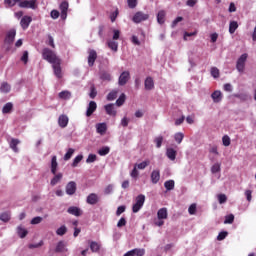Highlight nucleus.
Instances as JSON below:
<instances>
[{
    "label": "nucleus",
    "instance_id": "f257e3e1",
    "mask_svg": "<svg viewBox=\"0 0 256 256\" xmlns=\"http://www.w3.org/2000/svg\"><path fill=\"white\" fill-rule=\"evenodd\" d=\"M4 2L8 7H15L19 3L21 9H35V0H4Z\"/></svg>",
    "mask_w": 256,
    "mask_h": 256
},
{
    "label": "nucleus",
    "instance_id": "f03ea898",
    "mask_svg": "<svg viewBox=\"0 0 256 256\" xmlns=\"http://www.w3.org/2000/svg\"><path fill=\"white\" fill-rule=\"evenodd\" d=\"M42 58L45 61H48V63H51L52 65L54 63H61V59H59V57H57V54H55V52H53V50L49 48H44L42 50Z\"/></svg>",
    "mask_w": 256,
    "mask_h": 256
},
{
    "label": "nucleus",
    "instance_id": "7ed1b4c3",
    "mask_svg": "<svg viewBox=\"0 0 256 256\" xmlns=\"http://www.w3.org/2000/svg\"><path fill=\"white\" fill-rule=\"evenodd\" d=\"M143 205H145V195L139 194L136 197V202L132 206L133 213H139V211H141L143 208Z\"/></svg>",
    "mask_w": 256,
    "mask_h": 256
},
{
    "label": "nucleus",
    "instance_id": "20e7f679",
    "mask_svg": "<svg viewBox=\"0 0 256 256\" xmlns=\"http://www.w3.org/2000/svg\"><path fill=\"white\" fill-rule=\"evenodd\" d=\"M248 57H249V54L244 53L238 58L236 62V69L239 73H243V71H245V63H247Z\"/></svg>",
    "mask_w": 256,
    "mask_h": 256
},
{
    "label": "nucleus",
    "instance_id": "39448f33",
    "mask_svg": "<svg viewBox=\"0 0 256 256\" xmlns=\"http://www.w3.org/2000/svg\"><path fill=\"white\" fill-rule=\"evenodd\" d=\"M129 79H131V74L129 73V71L122 72L118 78V85L120 87L127 85Z\"/></svg>",
    "mask_w": 256,
    "mask_h": 256
},
{
    "label": "nucleus",
    "instance_id": "423d86ee",
    "mask_svg": "<svg viewBox=\"0 0 256 256\" xmlns=\"http://www.w3.org/2000/svg\"><path fill=\"white\" fill-rule=\"evenodd\" d=\"M66 195L73 196L77 193V183L75 181H70L65 187Z\"/></svg>",
    "mask_w": 256,
    "mask_h": 256
},
{
    "label": "nucleus",
    "instance_id": "0eeeda50",
    "mask_svg": "<svg viewBox=\"0 0 256 256\" xmlns=\"http://www.w3.org/2000/svg\"><path fill=\"white\" fill-rule=\"evenodd\" d=\"M15 35H17V30L15 29L9 30L4 39L5 45H13V42L15 41Z\"/></svg>",
    "mask_w": 256,
    "mask_h": 256
},
{
    "label": "nucleus",
    "instance_id": "6e6552de",
    "mask_svg": "<svg viewBox=\"0 0 256 256\" xmlns=\"http://www.w3.org/2000/svg\"><path fill=\"white\" fill-rule=\"evenodd\" d=\"M147 19H149V14L139 11L134 14L132 21L134 23H141L142 21H147Z\"/></svg>",
    "mask_w": 256,
    "mask_h": 256
},
{
    "label": "nucleus",
    "instance_id": "1a4fd4ad",
    "mask_svg": "<svg viewBox=\"0 0 256 256\" xmlns=\"http://www.w3.org/2000/svg\"><path fill=\"white\" fill-rule=\"evenodd\" d=\"M67 213H69V215H74V217H81V215H83V211L77 206L69 207Z\"/></svg>",
    "mask_w": 256,
    "mask_h": 256
},
{
    "label": "nucleus",
    "instance_id": "9d476101",
    "mask_svg": "<svg viewBox=\"0 0 256 256\" xmlns=\"http://www.w3.org/2000/svg\"><path fill=\"white\" fill-rule=\"evenodd\" d=\"M31 21H33V18L31 16H23L20 25L22 29L25 31L26 29H29V25H31Z\"/></svg>",
    "mask_w": 256,
    "mask_h": 256
},
{
    "label": "nucleus",
    "instance_id": "9b49d317",
    "mask_svg": "<svg viewBox=\"0 0 256 256\" xmlns=\"http://www.w3.org/2000/svg\"><path fill=\"white\" fill-rule=\"evenodd\" d=\"M95 111H97V102L90 101V103L87 107L86 117H91V115H93V113H95Z\"/></svg>",
    "mask_w": 256,
    "mask_h": 256
},
{
    "label": "nucleus",
    "instance_id": "f8f14e48",
    "mask_svg": "<svg viewBox=\"0 0 256 256\" xmlns=\"http://www.w3.org/2000/svg\"><path fill=\"white\" fill-rule=\"evenodd\" d=\"M144 87L146 91H152V89H155V82L153 81V78L151 76H148L144 81Z\"/></svg>",
    "mask_w": 256,
    "mask_h": 256
},
{
    "label": "nucleus",
    "instance_id": "ddd939ff",
    "mask_svg": "<svg viewBox=\"0 0 256 256\" xmlns=\"http://www.w3.org/2000/svg\"><path fill=\"white\" fill-rule=\"evenodd\" d=\"M95 61H97V51L90 50L88 55V65L89 67H93L95 65Z\"/></svg>",
    "mask_w": 256,
    "mask_h": 256
},
{
    "label": "nucleus",
    "instance_id": "4468645a",
    "mask_svg": "<svg viewBox=\"0 0 256 256\" xmlns=\"http://www.w3.org/2000/svg\"><path fill=\"white\" fill-rule=\"evenodd\" d=\"M86 202L88 205H97V203H99V196L95 193H91L87 196Z\"/></svg>",
    "mask_w": 256,
    "mask_h": 256
},
{
    "label": "nucleus",
    "instance_id": "2eb2a0df",
    "mask_svg": "<svg viewBox=\"0 0 256 256\" xmlns=\"http://www.w3.org/2000/svg\"><path fill=\"white\" fill-rule=\"evenodd\" d=\"M104 109L107 115H110L111 117H115L117 115V110H115V104H107L104 106Z\"/></svg>",
    "mask_w": 256,
    "mask_h": 256
},
{
    "label": "nucleus",
    "instance_id": "dca6fc26",
    "mask_svg": "<svg viewBox=\"0 0 256 256\" xmlns=\"http://www.w3.org/2000/svg\"><path fill=\"white\" fill-rule=\"evenodd\" d=\"M150 178L153 185H157L158 181L161 179V172L159 170H153Z\"/></svg>",
    "mask_w": 256,
    "mask_h": 256
},
{
    "label": "nucleus",
    "instance_id": "f3484780",
    "mask_svg": "<svg viewBox=\"0 0 256 256\" xmlns=\"http://www.w3.org/2000/svg\"><path fill=\"white\" fill-rule=\"evenodd\" d=\"M58 125L62 129H65V127L69 125V117H67V115H60L58 118Z\"/></svg>",
    "mask_w": 256,
    "mask_h": 256
},
{
    "label": "nucleus",
    "instance_id": "a211bd4d",
    "mask_svg": "<svg viewBox=\"0 0 256 256\" xmlns=\"http://www.w3.org/2000/svg\"><path fill=\"white\" fill-rule=\"evenodd\" d=\"M69 9V3L68 2H62L60 4V10H61V19L65 20L67 19V10Z\"/></svg>",
    "mask_w": 256,
    "mask_h": 256
},
{
    "label": "nucleus",
    "instance_id": "6ab92c4d",
    "mask_svg": "<svg viewBox=\"0 0 256 256\" xmlns=\"http://www.w3.org/2000/svg\"><path fill=\"white\" fill-rule=\"evenodd\" d=\"M67 251V243L65 241H59L55 248V253H65Z\"/></svg>",
    "mask_w": 256,
    "mask_h": 256
},
{
    "label": "nucleus",
    "instance_id": "aec40b11",
    "mask_svg": "<svg viewBox=\"0 0 256 256\" xmlns=\"http://www.w3.org/2000/svg\"><path fill=\"white\" fill-rule=\"evenodd\" d=\"M16 231H17V235H18V237H20V239H25L27 237V235L29 234V231H27V229H25L23 226H18Z\"/></svg>",
    "mask_w": 256,
    "mask_h": 256
},
{
    "label": "nucleus",
    "instance_id": "412c9836",
    "mask_svg": "<svg viewBox=\"0 0 256 256\" xmlns=\"http://www.w3.org/2000/svg\"><path fill=\"white\" fill-rule=\"evenodd\" d=\"M211 97L214 103H221V100L223 99V94L221 93V91L216 90L211 94Z\"/></svg>",
    "mask_w": 256,
    "mask_h": 256
},
{
    "label": "nucleus",
    "instance_id": "4be33fe9",
    "mask_svg": "<svg viewBox=\"0 0 256 256\" xmlns=\"http://www.w3.org/2000/svg\"><path fill=\"white\" fill-rule=\"evenodd\" d=\"M107 46L109 47V49H111V51H114L115 53H117L119 49V43L115 40H107Z\"/></svg>",
    "mask_w": 256,
    "mask_h": 256
},
{
    "label": "nucleus",
    "instance_id": "5701e85b",
    "mask_svg": "<svg viewBox=\"0 0 256 256\" xmlns=\"http://www.w3.org/2000/svg\"><path fill=\"white\" fill-rule=\"evenodd\" d=\"M166 156L168 159H170V161H175V159H177V151H175L173 148H168L166 150Z\"/></svg>",
    "mask_w": 256,
    "mask_h": 256
},
{
    "label": "nucleus",
    "instance_id": "b1692460",
    "mask_svg": "<svg viewBox=\"0 0 256 256\" xmlns=\"http://www.w3.org/2000/svg\"><path fill=\"white\" fill-rule=\"evenodd\" d=\"M19 143H21V141L19 139H15V138L11 139V141H10V149H12V151H14V153H19V148H17Z\"/></svg>",
    "mask_w": 256,
    "mask_h": 256
},
{
    "label": "nucleus",
    "instance_id": "393cba45",
    "mask_svg": "<svg viewBox=\"0 0 256 256\" xmlns=\"http://www.w3.org/2000/svg\"><path fill=\"white\" fill-rule=\"evenodd\" d=\"M58 166H59V164L57 163V156H53L52 159H51V173H52V175H56Z\"/></svg>",
    "mask_w": 256,
    "mask_h": 256
},
{
    "label": "nucleus",
    "instance_id": "a878e982",
    "mask_svg": "<svg viewBox=\"0 0 256 256\" xmlns=\"http://www.w3.org/2000/svg\"><path fill=\"white\" fill-rule=\"evenodd\" d=\"M54 175L55 176L50 181V185H52V187H55V185H57V183H59L63 179L62 173H58V174H54Z\"/></svg>",
    "mask_w": 256,
    "mask_h": 256
},
{
    "label": "nucleus",
    "instance_id": "bb28decb",
    "mask_svg": "<svg viewBox=\"0 0 256 256\" xmlns=\"http://www.w3.org/2000/svg\"><path fill=\"white\" fill-rule=\"evenodd\" d=\"M96 131H97V133H100V135L105 134L106 131H107V124H105V123H98L96 125Z\"/></svg>",
    "mask_w": 256,
    "mask_h": 256
},
{
    "label": "nucleus",
    "instance_id": "cd10ccee",
    "mask_svg": "<svg viewBox=\"0 0 256 256\" xmlns=\"http://www.w3.org/2000/svg\"><path fill=\"white\" fill-rule=\"evenodd\" d=\"M52 67L54 69V75H56L58 79H61V63H54Z\"/></svg>",
    "mask_w": 256,
    "mask_h": 256
},
{
    "label": "nucleus",
    "instance_id": "c85d7f7f",
    "mask_svg": "<svg viewBox=\"0 0 256 256\" xmlns=\"http://www.w3.org/2000/svg\"><path fill=\"white\" fill-rule=\"evenodd\" d=\"M11 111H13V103L8 102L3 106L2 113L7 115V113H11Z\"/></svg>",
    "mask_w": 256,
    "mask_h": 256
},
{
    "label": "nucleus",
    "instance_id": "c756f323",
    "mask_svg": "<svg viewBox=\"0 0 256 256\" xmlns=\"http://www.w3.org/2000/svg\"><path fill=\"white\" fill-rule=\"evenodd\" d=\"M157 217L158 219H167L168 213H167V208H161L157 212Z\"/></svg>",
    "mask_w": 256,
    "mask_h": 256
},
{
    "label": "nucleus",
    "instance_id": "7c9ffc66",
    "mask_svg": "<svg viewBox=\"0 0 256 256\" xmlns=\"http://www.w3.org/2000/svg\"><path fill=\"white\" fill-rule=\"evenodd\" d=\"M165 11L164 10H160L157 14V21L159 23V25H163V23H165Z\"/></svg>",
    "mask_w": 256,
    "mask_h": 256
},
{
    "label": "nucleus",
    "instance_id": "2f4dec72",
    "mask_svg": "<svg viewBox=\"0 0 256 256\" xmlns=\"http://www.w3.org/2000/svg\"><path fill=\"white\" fill-rule=\"evenodd\" d=\"M164 187L167 191H173L175 189V181L174 180H167L164 183Z\"/></svg>",
    "mask_w": 256,
    "mask_h": 256
},
{
    "label": "nucleus",
    "instance_id": "473e14b6",
    "mask_svg": "<svg viewBox=\"0 0 256 256\" xmlns=\"http://www.w3.org/2000/svg\"><path fill=\"white\" fill-rule=\"evenodd\" d=\"M239 27V24L237 23V21H232L229 24V33L230 35H233V33H235V31H237Z\"/></svg>",
    "mask_w": 256,
    "mask_h": 256
},
{
    "label": "nucleus",
    "instance_id": "72a5a7b5",
    "mask_svg": "<svg viewBox=\"0 0 256 256\" xmlns=\"http://www.w3.org/2000/svg\"><path fill=\"white\" fill-rule=\"evenodd\" d=\"M109 151H111V148L104 146L98 150V155H100V157H105V155H109Z\"/></svg>",
    "mask_w": 256,
    "mask_h": 256
},
{
    "label": "nucleus",
    "instance_id": "f704fd0d",
    "mask_svg": "<svg viewBox=\"0 0 256 256\" xmlns=\"http://www.w3.org/2000/svg\"><path fill=\"white\" fill-rule=\"evenodd\" d=\"M1 93H9L11 91V85L7 82H3L0 87Z\"/></svg>",
    "mask_w": 256,
    "mask_h": 256
},
{
    "label": "nucleus",
    "instance_id": "c9c22d12",
    "mask_svg": "<svg viewBox=\"0 0 256 256\" xmlns=\"http://www.w3.org/2000/svg\"><path fill=\"white\" fill-rule=\"evenodd\" d=\"M125 99H127V96H125V93H122L116 100L117 107L123 106V104L125 103Z\"/></svg>",
    "mask_w": 256,
    "mask_h": 256
},
{
    "label": "nucleus",
    "instance_id": "e433bc0d",
    "mask_svg": "<svg viewBox=\"0 0 256 256\" xmlns=\"http://www.w3.org/2000/svg\"><path fill=\"white\" fill-rule=\"evenodd\" d=\"M11 220V214L8 212H3L0 214V221H3L4 223H8V221Z\"/></svg>",
    "mask_w": 256,
    "mask_h": 256
},
{
    "label": "nucleus",
    "instance_id": "4c0bfd02",
    "mask_svg": "<svg viewBox=\"0 0 256 256\" xmlns=\"http://www.w3.org/2000/svg\"><path fill=\"white\" fill-rule=\"evenodd\" d=\"M100 79H102V81H111V74L107 71H102L100 73Z\"/></svg>",
    "mask_w": 256,
    "mask_h": 256
},
{
    "label": "nucleus",
    "instance_id": "58836bf2",
    "mask_svg": "<svg viewBox=\"0 0 256 256\" xmlns=\"http://www.w3.org/2000/svg\"><path fill=\"white\" fill-rule=\"evenodd\" d=\"M235 221V215L229 214L225 217L224 223L225 225H231Z\"/></svg>",
    "mask_w": 256,
    "mask_h": 256
},
{
    "label": "nucleus",
    "instance_id": "ea45409f",
    "mask_svg": "<svg viewBox=\"0 0 256 256\" xmlns=\"http://www.w3.org/2000/svg\"><path fill=\"white\" fill-rule=\"evenodd\" d=\"M90 249L93 253H97V251H99V249H100L99 243H97L95 241H91L90 242Z\"/></svg>",
    "mask_w": 256,
    "mask_h": 256
},
{
    "label": "nucleus",
    "instance_id": "a19ab883",
    "mask_svg": "<svg viewBox=\"0 0 256 256\" xmlns=\"http://www.w3.org/2000/svg\"><path fill=\"white\" fill-rule=\"evenodd\" d=\"M233 97H236V99H240V101H247V99H249V95H247L246 93L233 94Z\"/></svg>",
    "mask_w": 256,
    "mask_h": 256
},
{
    "label": "nucleus",
    "instance_id": "79ce46f5",
    "mask_svg": "<svg viewBox=\"0 0 256 256\" xmlns=\"http://www.w3.org/2000/svg\"><path fill=\"white\" fill-rule=\"evenodd\" d=\"M73 153H75V149L69 148L66 154L64 155V161H69V159L73 157Z\"/></svg>",
    "mask_w": 256,
    "mask_h": 256
},
{
    "label": "nucleus",
    "instance_id": "37998d69",
    "mask_svg": "<svg viewBox=\"0 0 256 256\" xmlns=\"http://www.w3.org/2000/svg\"><path fill=\"white\" fill-rule=\"evenodd\" d=\"M184 137H185V135L181 132H178L174 135V139L178 143V145H180V143H182Z\"/></svg>",
    "mask_w": 256,
    "mask_h": 256
},
{
    "label": "nucleus",
    "instance_id": "c03bdc74",
    "mask_svg": "<svg viewBox=\"0 0 256 256\" xmlns=\"http://www.w3.org/2000/svg\"><path fill=\"white\" fill-rule=\"evenodd\" d=\"M67 233V226L63 225L60 228L56 230V234L59 235L60 237H63Z\"/></svg>",
    "mask_w": 256,
    "mask_h": 256
},
{
    "label": "nucleus",
    "instance_id": "a18cd8bd",
    "mask_svg": "<svg viewBox=\"0 0 256 256\" xmlns=\"http://www.w3.org/2000/svg\"><path fill=\"white\" fill-rule=\"evenodd\" d=\"M89 97L90 99H95V97H97V88H95V85H91Z\"/></svg>",
    "mask_w": 256,
    "mask_h": 256
},
{
    "label": "nucleus",
    "instance_id": "49530a36",
    "mask_svg": "<svg viewBox=\"0 0 256 256\" xmlns=\"http://www.w3.org/2000/svg\"><path fill=\"white\" fill-rule=\"evenodd\" d=\"M81 161H83V155H78L74 158L73 162H72V167H77V165H79V163H81Z\"/></svg>",
    "mask_w": 256,
    "mask_h": 256
},
{
    "label": "nucleus",
    "instance_id": "de8ad7c7",
    "mask_svg": "<svg viewBox=\"0 0 256 256\" xmlns=\"http://www.w3.org/2000/svg\"><path fill=\"white\" fill-rule=\"evenodd\" d=\"M117 90H113L111 91L108 95H107V100L108 101H115V99H117Z\"/></svg>",
    "mask_w": 256,
    "mask_h": 256
},
{
    "label": "nucleus",
    "instance_id": "09e8293b",
    "mask_svg": "<svg viewBox=\"0 0 256 256\" xmlns=\"http://www.w3.org/2000/svg\"><path fill=\"white\" fill-rule=\"evenodd\" d=\"M60 99H71V92L69 91H62L59 93Z\"/></svg>",
    "mask_w": 256,
    "mask_h": 256
},
{
    "label": "nucleus",
    "instance_id": "8fccbe9b",
    "mask_svg": "<svg viewBox=\"0 0 256 256\" xmlns=\"http://www.w3.org/2000/svg\"><path fill=\"white\" fill-rule=\"evenodd\" d=\"M154 143H156L157 149H161V145H163V136L156 137Z\"/></svg>",
    "mask_w": 256,
    "mask_h": 256
},
{
    "label": "nucleus",
    "instance_id": "3c124183",
    "mask_svg": "<svg viewBox=\"0 0 256 256\" xmlns=\"http://www.w3.org/2000/svg\"><path fill=\"white\" fill-rule=\"evenodd\" d=\"M148 165H149V161H143V162H141L139 164H135V167H136V169L143 170L146 167H148Z\"/></svg>",
    "mask_w": 256,
    "mask_h": 256
},
{
    "label": "nucleus",
    "instance_id": "603ef678",
    "mask_svg": "<svg viewBox=\"0 0 256 256\" xmlns=\"http://www.w3.org/2000/svg\"><path fill=\"white\" fill-rule=\"evenodd\" d=\"M222 143H223L224 147H229V145H231V138H229V136H227V135L223 136Z\"/></svg>",
    "mask_w": 256,
    "mask_h": 256
},
{
    "label": "nucleus",
    "instance_id": "864d4df0",
    "mask_svg": "<svg viewBox=\"0 0 256 256\" xmlns=\"http://www.w3.org/2000/svg\"><path fill=\"white\" fill-rule=\"evenodd\" d=\"M133 251H134V256L145 255V249H143V248H135V249H133Z\"/></svg>",
    "mask_w": 256,
    "mask_h": 256
},
{
    "label": "nucleus",
    "instance_id": "5fc2aeb1",
    "mask_svg": "<svg viewBox=\"0 0 256 256\" xmlns=\"http://www.w3.org/2000/svg\"><path fill=\"white\" fill-rule=\"evenodd\" d=\"M21 61L27 65L28 61H29V51H24L23 55L21 57Z\"/></svg>",
    "mask_w": 256,
    "mask_h": 256
},
{
    "label": "nucleus",
    "instance_id": "6e6d98bb",
    "mask_svg": "<svg viewBox=\"0 0 256 256\" xmlns=\"http://www.w3.org/2000/svg\"><path fill=\"white\" fill-rule=\"evenodd\" d=\"M97 161V155L89 154L88 158L86 159V163H95Z\"/></svg>",
    "mask_w": 256,
    "mask_h": 256
},
{
    "label": "nucleus",
    "instance_id": "4d7b16f0",
    "mask_svg": "<svg viewBox=\"0 0 256 256\" xmlns=\"http://www.w3.org/2000/svg\"><path fill=\"white\" fill-rule=\"evenodd\" d=\"M43 221V217L36 216L31 220V225H39Z\"/></svg>",
    "mask_w": 256,
    "mask_h": 256
},
{
    "label": "nucleus",
    "instance_id": "13d9d810",
    "mask_svg": "<svg viewBox=\"0 0 256 256\" xmlns=\"http://www.w3.org/2000/svg\"><path fill=\"white\" fill-rule=\"evenodd\" d=\"M211 75L214 79H219V70L217 69V67L211 68Z\"/></svg>",
    "mask_w": 256,
    "mask_h": 256
},
{
    "label": "nucleus",
    "instance_id": "bf43d9fd",
    "mask_svg": "<svg viewBox=\"0 0 256 256\" xmlns=\"http://www.w3.org/2000/svg\"><path fill=\"white\" fill-rule=\"evenodd\" d=\"M196 211H197V204H191L190 207L188 208L189 215H195Z\"/></svg>",
    "mask_w": 256,
    "mask_h": 256
},
{
    "label": "nucleus",
    "instance_id": "052dcab7",
    "mask_svg": "<svg viewBox=\"0 0 256 256\" xmlns=\"http://www.w3.org/2000/svg\"><path fill=\"white\" fill-rule=\"evenodd\" d=\"M219 171H221V164L216 163L211 167L212 173H219Z\"/></svg>",
    "mask_w": 256,
    "mask_h": 256
},
{
    "label": "nucleus",
    "instance_id": "680f3d73",
    "mask_svg": "<svg viewBox=\"0 0 256 256\" xmlns=\"http://www.w3.org/2000/svg\"><path fill=\"white\" fill-rule=\"evenodd\" d=\"M120 36H121V31H119L117 29H114L113 30L112 41H117Z\"/></svg>",
    "mask_w": 256,
    "mask_h": 256
},
{
    "label": "nucleus",
    "instance_id": "e2e57ef3",
    "mask_svg": "<svg viewBox=\"0 0 256 256\" xmlns=\"http://www.w3.org/2000/svg\"><path fill=\"white\" fill-rule=\"evenodd\" d=\"M218 201L220 205H223V203H227V196L225 194H219Z\"/></svg>",
    "mask_w": 256,
    "mask_h": 256
},
{
    "label": "nucleus",
    "instance_id": "0e129e2a",
    "mask_svg": "<svg viewBox=\"0 0 256 256\" xmlns=\"http://www.w3.org/2000/svg\"><path fill=\"white\" fill-rule=\"evenodd\" d=\"M125 205L119 206L116 210L117 217L121 216V214L125 213Z\"/></svg>",
    "mask_w": 256,
    "mask_h": 256
},
{
    "label": "nucleus",
    "instance_id": "69168bd1",
    "mask_svg": "<svg viewBox=\"0 0 256 256\" xmlns=\"http://www.w3.org/2000/svg\"><path fill=\"white\" fill-rule=\"evenodd\" d=\"M229 235L227 231L220 232L217 236L218 241H223Z\"/></svg>",
    "mask_w": 256,
    "mask_h": 256
},
{
    "label": "nucleus",
    "instance_id": "338daca9",
    "mask_svg": "<svg viewBox=\"0 0 256 256\" xmlns=\"http://www.w3.org/2000/svg\"><path fill=\"white\" fill-rule=\"evenodd\" d=\"M127 225V220L125 218H120V220L117 223V227L121 228V227H125Z\"/></svg>",
    "mask_w": 256,
    "mask_h": 256
},
{
    "label": "nucleus",
    "instance_id": "774afa93",
    "mask_svg": "<svg viewBox=\"0 0 256 256\" xmlns=\"http://www.w3.org/2000/svg\"><path fill=\"white\" fill-rule=\"evenodd\" d=\"M50 17H52L53 19H59V11L57 10H52L50 12Z\"/></svg>",
    "mask_w": 256,
    "mask_h": 256
}]
</instances>
